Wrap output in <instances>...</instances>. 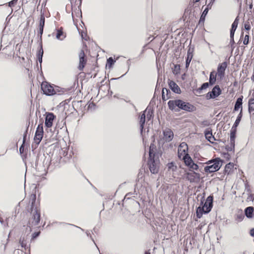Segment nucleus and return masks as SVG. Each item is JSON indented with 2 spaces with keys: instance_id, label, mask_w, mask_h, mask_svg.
Listing matches in <instances>:
<instances>
[{
  "instance_id": "obj_1",
  "label": "nucleus",
  "mask_w": 254,
  "mask_h": 254,
  "mask_svg": "<svg viewBox=\"0 0 254 254\" xmlns=\"http://www.w3.org/2000/svg\"><path fill=\"white\" fill-rule=\"evenodd\" d=\"M206 164L204 171L207 173H213L220 169L222 166L223 161L220 158H217L207 161Z\"/></svg>"
},
{
  "instance_id": "obj_2",
  "label": "nucleus",
  "mask_w": 254,
  "mask_h": 254,
  "mask_svg": "<svg viewBox=\"0 0 254 254\" xmlns=\"http://www.w3.org/2000/svg\"><path fill=\"white\" fill-rule=\"evenodd\" d=\"M153 148L154 145H150L149 150L150 160L148 162V165L150 172L152 174H157L158 172L159 168V161L157 159H152V157L154 156Z\"/></svg>"
},
{
  "instance_id": "obj_3",
  "label": "nucleus",
  "mask_w": 254,
  "mask_h": 254,
  "mask_svg": "<svg viewBox=\"0 0 254 254\" xmlns=\"http://www.w3.org/2000/svg\"><path fill=\"white\" fill-rule=\"evenodd\" d=\"M41 89L44 93L47 95H52L56 93L53 86L47 82H42L41 84Z\"/></svg>"
},
{
  "instance_id": "obj_4",
  "label": "nucleus",
  "mask_w": 254,
  "mask_h": 254,
  "mask_svg": "<svg viewBox=\"0 0 254 254\" xmlns=\"http://www.w3.org/2000/svg\"><path fill=\"white\" fill-rule=\"evenodd\" d=\"M181 159L184 160L185 165L190 167V169L193 170H197L198 169V165L193 163L189 154L187 156H185V157H183Z\"/></svg>"
},
{
  "instance_id": "obj_5",
  "label": "nucleus",
  "mask_w": 254,
  "mask_h": 254,
  "mask_svg": "<svg viewBox=\"0 0 254 254\" xmlns=\"http://www.w3.org/2000/svg\"><path fill=\"white\" fill-rule=\"evenodd\" d=\"M188 147L187 144L185 142L180 144L178 148V156L180 159H182L185 156L188 155Z\"/></svg>"
},
{
  "instance_id": "obj_6",
  "label": "nucleus",
  "mask_w": 254,
  "mask_h": 254,
  "mask_svg": "<svg viewBox=\"0 0 254 254\" xmlns=\"http://www.w3.org/2000/svg\"><path fill=\"white\" fill-rule=\"evenodd\" d=\"M178 107L180 109L189 112H191L194 110V106L188 103H186L180 100H178Z\"/></svg>"
},
{
  "instance_id": "obj_7",
  "label": "nucleus",
  "mask_w": 254,
  "mask_h": 254,
  "mask_svg": "<svg viewBox=\"0 0 254 254\" xmlns=\"http://www.w3.org/2000/svg\"><path fill=\"white\" fill-rule=\"evenodd\" d=\"M43 135V127L42 125H39L35 133L34 141L38 144L42 139Z\"/></svg>"
},
{
  "instance_id": "obj_8",
  "label": "nucleus",
  "mask_w": 254,
  "mask_h": 254,
  "mask_svg": "<svg viewBox=\"0 0 254 254\" xmlns=\"http://www.w3.org/2000/svg\"><path fill=\"white\" fill-rule=\"evenodd\" d=\"M221 92V90L218 86H215L211 92H208L206 95L207 99H214L218 97Z\"/></svg>"
},
{
  "instance_id": "obj_9",
  "label": "nucleus",
  "mask_w": 254,
  "mask_h": 254,
  "mask_svg": "<svg viewBox=\"0 0 254 254\" xmlns=\"http://www.w3.org/2000/svg\"><path fill=\"white\" fill-rule=\"evenodd\" d=\"M212 202H213V198L212 196H208L206 201L202 207L203 209L204 213H207L209 211H210L212 207Z\"/></svg>"
},
{
  "instance_id": "obj_10",
  "label": "nucleus",
  "mask_w": 254,
  "mask_h": 254,
  "mask_svg": "<svg viewBox=\"0 0 254 254\" xmlns=\"http://www.w3.org/2000/svg\"><path fill=\"white\" fill-rule=\"evenodd\" d=\"M200 175L195 172H191L186 173V178L191 182L198 181Z\"/></svg>"
},
{
  "instance_id": "obj_11",
  "label": "nucleus",
  "mask_w": 254,
  "mask_h": 254,
  "mask_svg": "<svg viewBox=\"0 0 254 254\" xmlns=\"http://www.w3.org/2000/svg\"><path fill=\"white\" fill-rule=\"evenodd\" d=\"M226 67L227 64L225 62L219 64L217 73L218 78L222 79L223 77Z\"/></svg>"
},
{
  "instance_id": "obj_12",
  "label": "nucleus",
  "mask_w": 254,
  "mask_h": 254,
  "mask_svg": "<svg viewBox=\"0 0 254 254\" xmlns=\"http://www.w3.org/2000/svg\"><path fill=\"white\" fill-rule=\"evenodd\" d=\"M163 139L165 141L169 142L174 137V133L170 129H166L163 132Z\"/></svg>"
},
{
  "instance_id": "obj_13",
  "label": "nucleus",
  "mask_w": 254,
  "mask_h": 254,
  "mask_svg": "<svg viewBox=\"0 0 254 254\" xmlns=\"http://www.w3.org/2000/svg\"><path fill=\"white\" fill-rule=\"evenodd\" d=\"M54 118L55 116L53 114L48 113L47 114L45 119V125L47 127H50L52 126Z\"/></svg>"
},
{
  "instance_id": "obj_14",
  "label": "nucleus",
  "mask_w": 254,
  "mask_h": 254,
  "mask_svg": "<svg viewBox=\"0 0 254 254\" xmlns=\"http://www.w3.org/2000/svg\"><path fill=\"white\" fill-rule=\"evenodd\" d=\"M84 53L83 51H81L79 54V64L78 68L80 70H82L86 64V61L84 59Z\"/></svg>"
},
{
  "instance_id": "obj_15",
  "label": "nucleus",
  "mask_w": 254,
  "mask_h": 254,
  "mask_svg": "<svg viewBox=\"0 0 254 254\" xmlns=\"http://www.w3.org/2000/svg\"><path fill=\"white\" fill-rule=\"evenodd\" d=\"M239 23V19L237 17L232 25V27L230 31V37L233 41H234V36L235 31H236Z\"/></svg>"
},
{
  "instance_id": "obj_16",
  "label": "nucleus",
  "mask_w": 254,
  "mask_h": 254,
  "mask_svg": "<svg viewBox=\"0 0 254 254\" xmlns=\"http://www.w3.org/2000/svg\"><path fill=\"white\" fill-rule=\"evenodd\" d=\"M169 85L170 88L176 93H180L181 90L178 85L173 81L170 80L169 81Z\"/></svg>"
},
{
  "instance_id": "obj_17",
  "label": "nucleus",
  "mask_w": 254,
  "mask_h": 254,
  "mask_svg": "<svg viewBox=\"0 0 254 254\" xmlns=\"http://www.w3.org/2000/svg\"><path fill=\"white\" fill-rule=\"evenodd\" d=\"M205 136L206 138L211 143H213L214 141L215 140L214 137L212 135V132L209 130H206L205 131Z\"/></svg>"
},
{
  "instance_id": "obj_18",
  "label": "nucleus",
  "mask_w": 254,
  "mask_h": 254,
  "mask_svg": "<svg viewBox=\"0 0 254 254\" xmlns=\"http://www.w3.org/2000/svg\"><path fill=\"white\" fill-rule=\"evenodd\" d=\"M168 171L170 173H173L174 175V172L177 170V167L173 162L169 163L167 165Z\"/></svg>"
},
{
  "instance_id": "obj_19",
  "label": "nucleus",
  "mask_w": 254,
  "mask_h": 254,
  "mask_svg": "<svg viewBox=\"0 0 254 254\" xmlns=\"http://www.w3.org/2000/svg\"><path fill=\"white\" fill-rule=\"evenodd\" d=\"M254 208L253 207H248L245 209V214L247 217L251 218L253 216Z\"/></svg>"
},
{
  "instance_id": "obj_20",
  "label": "nucleus",
  "mask_w": 254,
  "mask_h": 254,
  "mask_svg": "<svg viewBox=\"0 0 254 254\" xmlns=\"http://www.w3.org/2000/svg\"><path fill=\"white\" fill-rule=\"evenodd\" d=\"M234 167V164L233 163H229L227 164L225 167V172L228 175L232 173L233 169Z\"/></svg>"
},
{
  "instance_id": "obj_21",
  "label": "nucleus",
  "mask_w": 254,
  "mask_h": 254,
  "mask_svg": "<svg viewBox=\"0 0 254 254\" xmlns=\"http://www.w3.org/2000/svg\"><path fill=\"white\" fill-rule=\"evenodd\" d=\"M239 109H241L240 113H241L242 110V98H239L237 99L236 103L235 104V111H237Z\"/></svg>"
},
{
  "instance_id": "obj_22",
  "label": "nucleus",
  "mask_w": 254,
  "mask_h": 254,
  "mask_svg": "<svg viewBox=\"0 0 254 254\" xmlns=\"http://www.w3.org/2000/svg\"><path fill=\"white\" fill-rule=\"evenodd\" d=\"M178 100H172L168 102V106L171 110H175L178 107Z\"/></svg>"
},
{
  "instance_id": "obj_23",
  "label": "nucleus",
  "mask_w": 254,
  "mask_h": 254,
  "mask_svg": "<svg viewBox=\"0 0 254 254\" xmlns=\"http://www.w3.org/2000/svg\"><path fill=\"white\" fill-rule=\"evenodd\" d=\"M216 73L215 71H212L210 73L209 77V83L210 85H213L216 81Z\"/></svg>"
},
{
  "instance_id": "obj_24",
  "label": "nucleus",
  "mask_w": 254,
  "mask_h": 254,
  "mask_svg": "<svg viewBox=\"0 0 254 254\" xmlns=\"http://www.w3.org/2000/svg\"><path fill=\"white\" fill-rule=\"evenodd\" d=\"M241 118H242V114H241V113H240V114L239 115L238 117H237V119H236V120L234 124V126L233 127V128H235V130H236V128L240 122Z\"/></svg>"
},
{
  "instance_id": "obj_25",
  "label": "nucleus",
  "mask_w": 254,
  "mask_h": 254,
  "mask_svg": "<svg viewBox=\"0 0 254 254\" xmlns=\"http://www.w3.org/2000/svg\"><path fill=\"white\" fill-rule=\"evenodd\" d=\"M249 110L250 112L254 111V99L250 100L249 103Z\"/></svg>"
},
{
  "instance_id": "obj_26",
  "label": "nucleus",
  "mask_w": 254,
  "mask_h": 254,
  "mask_svg": "<svg viewBox=\"0 0 254 254\" xmlns=\"http://www.w3.org/2000/svg\"><path fill=\"white\" fill-rule=\"evenodd\" d=\"M203 212V209L201 207H198L196 210V216L198 218L202 217Z\"/></svg>"
},
{
  "instance_id": "obj_27",
  "label": "nucleus",
  "mask_w": 254,
  "mask_h": 254,
  "mask_svg": "<svg viewBox=\"0 0 254 254\" xmlns=\"http://www.w3.org/2000/svg\"><path fill=\"white\" fill-rule=\"evenodd\" d=\"M235 132H236V130H235V128H232V131L231 132V134H230V141L231 142V143H234V140H235Z\"/></svg>"
},
{
  "instance_id": "obj_28",
  "label": "nucleus",
  "mask_w": 254,
  "mask_h": 254,
  "mask_svg": "<svg viewBox=\"0 0 254 254\" xmlns=\"http://www.w3.org/2000/svg\"><path fill=\"white\" fill-rule=\"evenodd\" d=\"M145 115L144 114H142L140 117V127H141V129H143V125L145 123Z\"/></svg>"
},
{
  "instance_id": "obj_29",
  "label": "nucleus",
  "mask_w": 254,
  "mask_h": 254,
  "mask_svg": "<svg viewBox=\"0 0 254 254\" xmlns=\"http://www.w3.org/2000/svg\"><path fill=\"white\" fill-rule=\"evenodd\" d=\"M114 62H115V61H114V60L112 58H110L107 60L106 67L108 66L109 68H110L111 67V66L112 65V64H114Z\"/></svg>"
},
{
  "instance_id": "obj_30",
  "label": "nucleus",
  "mask_w": 254,
  "mask_h": 254,
  "mask_svg": "<svg viewBox=\"0 0 254 254\" xmlns=\"http://www.w3.org/2000/svg\"><path fill=\"white\" fill-rule=\"evenodd\" d=\"M168 93V90L166 88H163L162 89V99L163 100H166L167 98L165 97V93Z\"/></svg>"
},
{
  "instance_id": "obj_31",
  "label": "nucleus",
  "mask_w": 254,
  "mask_h": 254,
  "mask_svg": "<svg viewBox=\"0 0 254 254\" xmlns=\"http://www.w3.org/2000/svg\"><path fill=\"white\" fill-rule=\"evenodd\" d=\"M63 33L61 30H58V33H57V34L56 36L57 38L59 40L63 39L64 38H61V36L63 35Z\"/></svg>"
},
{
  "instance_id": "obj_32",
  "label": "nucleus",
  "mask_w": 254,
  "mask_h": 254,
  "mask_svg": "<svg viewBox=\"0 0 254 254\" xmlns=\"http://www.w3.org/2000/svg\"><path fill=\"white\" fill-rule=\"evenodd\" d=\"M45 24V17L44 16H41L40 22V27H44Z\"/></svg>"
},
{
  "instance_id": "obj_33",
  "label": "nucleus",
  "mask_w": 254,
  "mask_h": 254,
  "mask_svg": "<svg viewBox=\"0 0 254 254\" xmlns=\"http://www.w3.org/2000/svg\"><path fill=\"white\" fill-rule=\"evenodd\" d=\"M245 29L247 30H249L251 29V25L249 21L246 22L244 24Z\"/></svg>"
},
{
  "instance_id": "obj_34",
  "label": "nucleus",
  "mask_w": 254,
  "mask_h": 254,
  "mask_svg": "<svg viewBox=\"0 0 254 254\" xmlns=\"http://www.w3.org/2000/svg\"><path fill=\"white\" fill-rule=\"evenodd\" d=\"M43 54V50H42V51L40 50L39 51V55H38V60H39V62L40 63L42 62Z\"/></svg>"
},
{
  "instance_id": "obj_35",
  "label": "nucleus",
  "mask_w": 254,
  "mask_h": 254,
  "mask_svg": "<svg viewBox=\"0 0 254 254\" xmlns=\"http://www.w3.org/2000/svg\"><path fill=\"white\" fill-rule=\"evenodd\" d=\"M249 36L248 35H246L245 36V38H244V41H243V43L244 45H247L249 43Z\"/></svg>"
},
{
  "instance_id": "obj_36",
  "label": "nucleus",
  "mask_w": 254,
  "mask_h": 254,
  "mask_svg": "<svg viewBox=\"0 0 254 254\" xmlns=\"http://www.w3.org/2000/svg\"><path fill=\"white\" fill-rule=\"evenodd\" d=\"M209 84L210 83H207V82L203 83L201 85L200 89L201 90H204V89H206L209 86Z\"/></svg>"
},
{
  "instance_id": "obj_37",
  "label": "nucleus",
  "mask_w": 254,
  "mask_h": 254,
  "mask_svg": "<svg viewBox=\"0 0 254 254\" xmlns=\"http://www.w3.org/2000/svg\"><path fill=\"white\" fill-rule=\"evenodd\" d=\"M207 12H208V10L207 9H205L203 11L202 14L201 15V17H202L203 15L205 16L206 15V14L207 13Z\"/></svg>"
},
{
  "instance_id": "obj_38",
  "label": "nucleus",
  "mask_w": 254,
  "mask_h": 254,
  "mask_svg": "<svg viewBox=\"0 0 254 254\" xmlns=\"http://www.w3.org/2000/svg\"><path fill=\"white\" fill-rule=\"evenodd\" d=\"M17 0H13L9 2V6H11L14 3H15Z\"/></svg>"
},
{
  "instance_id": "obj_39",
  "label": "nucleus",
  "mask_w": 254,
  "mask_h": 254,
  "mask_svg": "<svg viewBox=\"0 0 254 254\" xmlns=\"http://www.w3.org/2000/svg\"><path fill=\"white\" fill-rule=\"evenodd\" d=\"M250 234L252 236L254 237V228L251 230Z\"/></svg>"
},
{
  "instance_id": "obj_40",
  "label": "nucleus",
  "mask_w": 254,
  "mask_h": 254,
  "mask_svg": "<svg viewBox=\"0 0 254 254\" xmlns=\"http://www.w3.org/2000/svg\"><path fill=\"white\" fill-rule=\"evenodd\" d=\"M40 33L42 35L43 32V27H40L39 28Z\"/></svg>"
},
{
  "instance_id": "obj_41",
  "label": "nucleus",
  "mask_w": 254,
  "mask_h": 254,
  "mask_svg": "<svg viewBox=\"0 0 254 254\" xmlns=\"http://www.w3.org/2000/svg\"><path fill=\"white\" fill-rule=\"evenodd\" d=\"M19 151H20L21 153H22L23 152V145H22L20 147V148L19 149Z\"/></svg>"
},
{
  "instance_id": "obj_42",
  "label": "nucleus",
  "mask_w": 254,
  "mask_h": 254,
  "mask_svg": "<svg viewBox=\"0 0 254 254\" xmlns=\"http://www.w3.org/2000/svg\"><path fill=\"white\" fill-rule=\"evenodd\" d=\"M190 60H189V59H188L186 61V65L187 66H188L190 64Z\"/></svg>"
},
{
  "instance_id": "obj_43",
  "label": "nucleus",
  "mask_w": 254,
  "mask_h": 254,
  "mask_svg": "<svg viewBox=\"0 0 254 254\" xmlns=\"http://www.w3.org/2000/svg\"><path fill=\"white\" fill-rule=\"evenodd\" d=\"M145 254H150L149 252H146Z\"/></svg>"
}]
</instances>
